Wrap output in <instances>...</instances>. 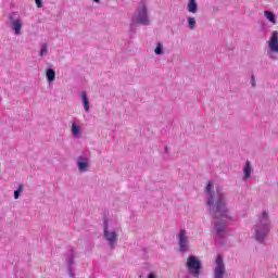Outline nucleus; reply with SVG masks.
Listing matches in <instances>:
<instances>
[{
  "label": "nucleus",
  "instance_id": "obj_10",
  "mask_svg": "<svg viewBox=\"0 0 278 278\" xmlns=\"http://www.w3.org/2000/svg\"><path fill=\"white\" fill-rule=\"evenodd\" d=\"M215 231L218 238H225V231L227 230V224L225 222H216Z\"/></svg>",
  "mask_w": 278,
  "mask_h": 278
},
{
  "label": "nucleus",
  "instance_id": "obj_2",
  "mask_svg": "<svg viewBox=\"0 0 278 278\" xmlns=\"http://www.w3.org/2000/svg\"><path fill=\"white\" fill-rule=\"evenodd\" d=\"M273 226L270 225V217H268V212L263 211L261 216H258V222L255 225V240L261 244L264 243V240L270 233V229Z\"/></svg>",
  "mask_w": 278,
  "mask_h": 278
},
{
  "label": "nucleus",
  "instance_id": "obj_13",
  "mask_svg": "<svg viewBox=\"0 0 278 278\" xmlns=\"http://www.w3.org/2000/svg\"><path fill=\"white\" fill-rule=\"evenodd\" d=\"M81 101L85 112H90V101L88 100V93L86 91L81 92Z\"/></svg>",
  "mask_w": 278,
  "mask_h": 278
},
{
  "label": "nucleus",
  "instance_id": "obj_9",
  "mask_svg": "<svg viewBox=\"0 0 278 278\" xmlns=\"http://www.w3.org/2000/svg\"><path fill=\"white\" fill-rule=\"evenodd\" d=\"M269 51L271 53H278V31L274 30L268 40Z\"/></svg>",
  "mask_w": 278,
  "mask_h": 278
},
{
  "label": "nucleus",
  "instance_id": "obj_22",
  "mask_svg": "<svg viewBox=\"0 0 278 278\" xmlns=\"http://www.w3.org/2000/svg\"><path fill=\"white\" fill-rule=\"evenodd\" d=\"M23 185H20L18 188L14 191V199H18V197H21V192H23Z\"/></svg>",
  "mask_w": 278,
  "mask_h": 278
},
{
  "label": "nucleus",
  "instance_id": "obj_16",
  "mask_svg": "<svg viewBox=\"0 0 278 278\" xmlns=\"http://www.w3.org/2000/svg\"><path fill=\"white\" fill-rule=\"evenodd\" d=\"M264 14L266 18L269 20V23H273V25H277V16L275 15V13L270 11H264Z\"/></svg>",
  "mask_w": 278,
  "mask_h": 278
},
{
  "label": "nucleus",
  "instance_id": "obj_4",
  "mask_svg": "<svg viewBox=\"0 0 278 278\" xmlns=\"http://www.w3.org/2000/svg\"><path fill=\"white\" fill-rule=\"evenodd\" d=\"M187 270L191 274L192 277H199L201 275V270H203V263L195 255H190L187 258Z\"/></svg>",
  "mask_w": 278,
  "mask_h": 278
},
{
  "label": "nucleus",
  "instance_id": "obj_14",
  "mask_svg": "<svg viewBox=\"0 0 278 278\" xmlns=\"http://www.w3.org/2000/svg\"><path fill=\"white\" fill-rule=\"evenodd\" d=\"M187 10L188 12H191V14H197V12H199V4H197V0H190Z\"/></svg>",
  "mask_w": 278,
  "mask_h": 278
},
{
  "label": "nucleus",
  "instance_id": "obj_19",
  "mask_svg": "<svg viewBox=\"0 0 278 278\" xmlns=\"http://www.w3.org/2000/svg\"><path fill=\"white\" fill-rule=\"evenodd\" d=\"M188 27L189 29H195L197 28V20L194 17H188Z\"/></svg>",
  "mask_w": 278,
  "mask_h": 278
},
{
  "label": "nucleus",
  "instance_id": "obj_20",
  "mask_svg": "<svg viewBox=\"0 0 278 278\" xmlns=\"http://www.w3.org/2000/svg\"><path fill=\"white\" fill-rule=\"evenodd\" d=\"M47 53H49V46L47 43H42L39 55L42 58L43 55H47Z\"/></svg>",
  "mask_w": 278,
  "mask_h": 278
},
{
  "label": "nucleus",
  "instance_id": "obj_11",
  "mask_svg": "<svg viewBox=\"0 0 278 278\" xmlns=\"http://www.w3.org/2000/svg\"><path fill=\"white\" fill-rule=\"evenodd\" d=\"M77 166L80 173H86V170L90 168V163H88V159L84 156H78Z\"/></svg>",
  "mask_w": 278,
  "mask_h": 278
},
{
  "label": "nucleus",
  "instance_id": "obj_3",
  "mask_svg": "<svg viewBox=\"0 0 278 278\" xmlns=\"http://www.w3.org/2000/svg\"><path fill=\"white\" fill-rule=\"evenodd\" d=\"M132 23L130 25V31H134L136 34V28H134V25H150L149 21V8L147 7V3L144 0H141L132 15L131 18Z\"/></svg>",
  "mask_w": 278,
  "mask_h": 278
},
{
  "label": "nucleus",
  "instance_id": "obj_6",
  "mask_svg": "<svg viewBox=\"0 0 278 278\" xmlns=\"http://www.w3.org/2000/svg\"><path fill=\"white\" fill-rule=\"evenodd\" d=\"M178 247L180 253H188L190 251V240H188V231L180 230L178 235Z\"/></svg>",
  "mask_w": 278,
  "mask_h": 278
},
{
  "label": "nucleus",
  "instance_id": "obj_17",
  "mask_svg": "<svg viewBox=\"0 0 278 278\" xmlns=\"http://www.w3.org/2000/svg\"><path fill=\"white\" fill-rule=\"evenodd\" d=\"M46 77L48 81L51 84V81H55V70L53 68H48L46 71Z\"/></svg>",
  "mask_w": 278,
  "mask_h": 278
},
{
  "label": "nucleus",
  "instance_id": "obj_15",
  "mask_svg": "<svg viewBox=\"0 0 278 278\" xmlns=\"http://www.w3.org/2000/svg\"><path fill=\"white\" fill-rule=\"evenodd\" d=\"M243 180L247 181V179H249V177H251V162L247 161L245 165L243 167Z\"/></svg>",
  "mask_w": 278,
  "mask_h": 278
},
{
  "label": "nucleus",
  "instance_id": "obj_23",
  "mask_svg": "<svg viewBox=\"0 0 278 278\" xmlns=\"http://www.w3.org/2000/svg\"><path fill=\"white\" fill-rule=\"evenodd\" d=\"M251 86H252V88H255V76L254 75L251 76Z\"/></svg>",
  "mask_w": 278,
  "mask_h": 278
},
{
  "label": "nucleus",
  "instance_id": "obj_12",
  "mask_svg": "<svg viewBox=\"0 0 278 278\" xmlns=\"http://www.w3.org/2000/svg\"><path fill=\"white\" fill-rule=\"evenodd\" d=\"M67 262V270H73V264H75V250L73 248L70 249V254L66 257Z\"/></svg>",
  "mask_w": 278,
  "mask_h": 278
},
{
  "label": "nucleus",
  "instance_id": "obj_8",
  "mask_svg": "<svg viewBox=\"0 0 278 278\" xmlns=\"http://www.w3.org/2000/svg\"><path fill=\"white\" fill-rule=\"evenodd\" d=\"M16 12H13L9 15V21L11 23L12 29L15 31V36L21 35V29H23V22H21V17H16Z\"/></svg>",
  "mask_w": 278,
  "mask_h": 278
},
{
  "label": "nucleus",
  "instance_id": "obj_21",
  "mask_svg": "<svg viewBox=\"0 0 278 278\" xmlns=\"http://www.w3.org/2000/svg\"><path fill=\"white\" fill-rule=\"evenodd\" d=\"M72 134L74 135L75 138L79 136V126L77 124L73 123L72 125Z\"/></svg>",
  "mask_w": 278,
  "mask_h": 278
},
{
  "label": "nucleus",
  "instance_id": "obj_27",
  "mask_svg": "<svg viewBox=\"0 0 278 278\" xmlns=\"http://www.w3.org/2000/svg\"><path fill=\"white\" fill-rule=\"evenodd\" d=\"M269 58H270L271 60H277V56H274V55H269Z\"/></svg>",
  "mask_w": 278,
  "mask_h": 278
},
{
  "label": "nucleus",
  "instance_id": "obj_25",
  "mask_svg": "<svg viewBox=\"0 0 278 278\" xmlns=\"http://www.w3.org/2000/svg\"><path fill=\"white\" fill-rule=\"evenodd\" d=\"M148 278H156V277H155V274L150 273V274L148 275Z\"/></svg>",
  "mask_w": 278,
  "mask_h": 278
},
{
  "label": "nucleus",
  "instance_id": "obj_28",
  "mask_svg": "<svg viewBox=\"0 0 278 278\" xmlns=\"http://www.w3.org/2000/svg\"><path fill=\"white\" fill-rule=\"evenodd\" d=\"M165 153H168V147H165Z\"/></svg>",
  "mask_w": 278,
  "mask_h": 278
},
{
  "label": "nucleus",
  "instance_id": "obj_5",
  "mask_svg": "<svg viewBox=\"0 0 278 278\" xmlns=\"http://www.w3.org/2000/svg\"><path fill=\"white\" fill-rule=\"evenodd\" d=\"M104 240L109 242V248L111 250H114L116 243L118 242V233L114 230L109 229V224L108 219H104V235H103Z\"/></svg>",
  "mask_w": 278,
  "mask_h": 278
},
{
  "label": "nucleus",
  "instance_id": "obj_26",
  "mask_svg": "<svg viewBox=\"0 0 278 278\" xmlns=\"http://www.w3.org/2000/svg\"><path fill=\"white\" fill-rule=\"evenodd\" d=\"M68 271H70L71 277L75 278V273H73V269L68 270Z\"/></svg>",
  "mask_w": 278,
  "mask_h": 278
},
{
  "label": "nucleus",
  "instance_id": "obj_1",
  "mask_svg": "<svg viewBox=\"0 0 278 278\" xmlns=\"http://www.w3.org/2000/svg\"><path fill=\"white\" fill-rule=\"evenodd\" d=\"M205 190L207 194H210L206 205L210 207L212 218H215L216 220H220V218L232 220L231 212L227 206V195L223 188L217 187L215 194L214 191H212V182H208Z\"/></svg>",
  "mask_w": 278,
  "mask_h": 278
},
{
  "label": "nucleus",
  "instance_id": "obj_29",
  "mask_svg": "<svg viewBox=\"0 0 278 278\" xmlns=\"http://www.w3.org/2000/svg\"><path fill=\"white\" fill-rule=\"evenodd\" d=\"M96 3H99V1H101V0H93Z\"/></svg>",
  "mask_w": 278,
  "mask_h": 278
},
{
  "label": "nucleus",
  "instance_id": "obj_7",
  "mask_svg": "<svg viewBox=\"0 0 278 278\" xmlns=\"http://www.w3.org/2000/svg\"><path fill=\"white\" fill-rule=\"evenodd\" d=\"M225 262L223 261V254H217L215 260L214 278H225Z\"/></svg>",
  "mask_w": 278,
  "mask_h": 278
},
{
  "label": "nucleus",
  "instance_id": "obj_24",
  "mask_svg": "<svg viewBox=\"0 0 278 278\" xmlns=\"http://www.w3.org/2000/svg\"><path fill=\"white\" fill-rule=\"evenodd\" d=\"M37 8H42V0H35Z\"/></svg>",
  "mask_w": 278,
  "mask_h": 278
},
{
  "label": "nucleus",
  "instance_id": "obj_18",
  "mask_svg": "<svg viewBox=\"0 0 278 278\" xmlns=\"http://www.w3.org/2000/svg\"><path fill=\"white\" fill-rule=\"evenodd\" d=\"M155 55H163L164 53V45L162 42L156 43V48L154 49Z\"/></svg>",
  "mask_w": 278,
  "mask_h": 278
}]
</instances>
